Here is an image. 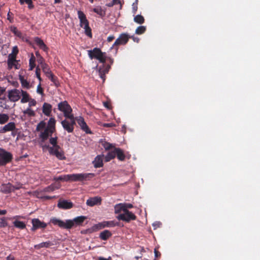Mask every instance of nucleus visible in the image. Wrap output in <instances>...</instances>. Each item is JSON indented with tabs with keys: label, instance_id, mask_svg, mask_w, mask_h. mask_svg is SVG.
Listing matches in <instances>:
<instances>
[{
	"label": "nucleus",
	"instance_id": "obj_21",
	"mask_svg": "<svg viewBox=\"0 0 260 260\" xmlns=\"http://www.w3.org/2000/svg\"><path fill=\"white\" fill-rule=\"evenodd\" d=\"M12 188L11 183L3 184L0 186V191L4 193H9L13 192Z\"/></svg>",
	"mask_w": 260,
	"mask_h": 260
},
{
	"label": "nucleus",
	"instance_id": "obj_11",
	"mask_svg": "<svg viewBox=\"0 0 260 260\" xmlns=\"http://www.w3.org/2000/svg\"><path fill=\"white\" fill-rule=\"evenodd\" d=\"M8 97L12 102H16L20 99V90L17 89L9 90L8 91Z\"/></svg>",
	"mask_w": 260,
	"mask_h": 260
},
{
	"label": "nucleus",
	"instance_id": "obj_15",
	"mask_svg": "<svg viewBox=\"0 0 260 260\" xmlns=\"http://www.w3.org/2000/svg\"><path fill=\"white\" fill-rule=\"evenodd\" d=\"M76 121L80 126L81 129L85 132L86 134H91V132L89 129L88 126L85 122L84 118L82 117H76Z\"/></svg>",
	"mask_w": 260,
	"mask_h": 260
},
{
	"label": "nucleus",
	"instance_id": "obj_31",
	"mask_svg": "<svg viewBox=\"0 0 260 260\" xmlns=\"http://www.w3.org/2000/svg\"><path fill=\"white\" fill-rule=\"evenodd\" d=\"M41 68L46 77L52 74L50 67L47 63L43 64V66H41Z\"/></svg>",
	"mask_w": 260,
	"mask_h": 260
},
{
	"label": "nucleus",
	"instance_id": "obj_64",
	"mask_svg": "<svg viewBox=\"0 0 260 260\" xmlns=\"http://www.w3.org/2000/svg\"><path fill=\"white\" fill-rule=\"evenodd\" d=\"M124 206L126 207V209H128V208H132L133 206L131 204H124Z\"/></svg>",
	"mask_w": 260,
	"mask_h": 260
},
{
	"label": "nucleus",
	"instance_id": "obj_23",
	"mask_svg": "<svg viewBox=\"0 0 260 260\" xmlns=\"http://www.w3.org/2000/svg\"><path fill=\"white\" fill-rule=\"evenodd\" d=\"M115 156H116L119 160H124L126 156L122 149L119 148H115Z\"/></svg>",
	"mask_w": 260,
	"mask_h": 260
},
{
	"label": "nucleus",
	"instance_id": "obj_52",
	"mask_svg": "<svg viewBox=\"0 0 260 260\" xmlns=\"http://www.w3.org/2000/svg\"><path fill=\"white\" fill-rule=\"evenodd\" d=\"M138 0H136V2L133 4V12L135 14L138 10Z\"/></svg>",
	"mask_w": 260,
	"mask_h": 260
},
{
	"label": "nucleus",
	"instance_id": "obj_63",
	"mask_svg": "<svg viewBox=\"0 0 260 260\" xmlns=\"http://www.w3.org/2000/svg\"><path fill=\"white\" fill-rule=\"evenodd\" d=\"M54 180L56 181H62V176H60L54 178Z\"/></svg>",
	"mask_w": 260,
	"mask_h": 260
},
{
	"label": "nucleus",
	"instance_id": "obj_46",
	"mask_svg": "<svg viewBox=\"0 0 260 260\" xmlns=\"http://www.w3.org/2000/svg\"><path fill=\"white\" fill-rule=\"evenodd\" d=\"M37 92L42 95H44V89L41 87V82H40L39 85L37 86Z\"/></svg>",
	"mask_w": 260,
	"mask_h": 260
},
{
	"label": "nucleus",
	"instance_id": "obj_3",
	"mask_svg": "<svg viewBox=\"0 0 260 260\" xmlns=\"http://www.w3.org/2000/svg\"><path fill=\"white\" fill-rule=\"evenodd\" d=\"M94 173H79L62 175V181H79L84 182L89 181L94 177Z\"/></svg>",
	"mask_w": 260,
	"mask_h": 260
},
{
	"label": "nucleus",
	"instance_id": "obj_24",
	"mask_svg": "<svg viewBox=\"0 0 260 260\" xmlns=\"http://www.w3.org/2000/svg\"><path fill=\"white\" fill-rule=\"evenodd\" d=\"M93 164L95 168H99L103 167V162L102 156L101 155L96 156L93 161Z\"/></svg>",
	"mask_w": 260,
	"mask_h": 260
},
{
	"label": "nucleus",
	"instance_id": "obj_6",
	"mask_svg": "<svg viewBox=\"0 0 260 260\" xmlns=\"http://www.w3.org/2000/svg\"><path fill=\"white\" fill-rule=\"evenodd\" d=\"M53 134V133L50 132L49 130L46 129V128L44 131L40 133L39 135V145L44 152L45 151L46 149L45 147H44V146H50L46 142V141L49 139L50 137H51Z\"/></svg>",
	"mask_w": 260,
	"mask_h": 260
},
{
	"label": "nucleus",
	"instance_id": "obj_10",
	"mask_svg": "<svg viewBox=\"0 0 260 260\" xmlns=\"http://www.w3.org/2000/svg\"><path fill=\"white\" fill-rule=\"evenodd\" d=\"M129 39V37H128V34L122 33L120 34L119 37L115 41L111 49L114 48L117 51L118 49V46L125 45L128 42Z\"/></svg>",
	"mask_w": 260,
	"mask_h": 260
},
{
	"label": "nucleus",
	"instance_id": "obj_55",
	"mask_svg": "<svg viewBox=\"0 0 260 260\" xmlns=\"http://www.w3.org/2000/svg\"><path fill=\"white\" fill-rule=\"evenodd\" d=\"M12 15H13V14L10 11H9L7 14V19L10 22H12L13 21V17H12Z\"/></svg>",
	"mask_w": 260,
	"mask_h": 260
},
{
	"label": "nucleus",
	"instance_id": "obj_47",
	"mask_svg": "<svg viewBox=\"0 0 260 260\" xmlns=\"http://www.w3.org/2000/svg\"><path fill=\"white\" fill-rule=\"evenodd\" d=\"M22 184L20 183H17L16 184L13 185L12 184V191L13 192L15 190H18L19 189H20L21 188H22Z\"/></svg>",
	"mask_w": 260,
	"mask_h": 260
},
{
	"label": "nucleus",
	"instance_id": "obj_1",
	"mask_svg": "<svg viewBox=\"0 0 260 260\" xmlns=\"http://www.w3.org/2000/svg\"><path fill=\"white\" fill-rule=\"evenodd\" d=\"M86 219V216H80L75 217L73 220L67 219L63 221L56 217H53L50 219V222L53 225H58L61 229L69 230L75 226L81 225Z\"/></svg>",
	"mask_w": 260,
	"mask_h": 260
},
{
	"label": "nucleus",
	"instance_id": "obj_17",
	"mask_svg": "<svg viewBox=\"0 0 260 260\" xmlns=\"http://www.w3.org/2000/svg\"><path fill=\"white\" fill-rule=\"evenodd\" d=\"M78 16L80 20V25L81 27L87 26L89 25V22L86 15L81 11H78Z\"/></svg>",
	"mask_w": 260,
	"mask_h": 260
},
{
	"label": "nucleus",
	"instance_id": "obj_7",
	"mask_svg": "<svg viewBox=\"0 0 260 260\" xmlns=\"http://www.w3.org/2000/svg\"><path fill=\"white\" fill-rule=\"evenodd\" d=\"M57 107L58 109L63 113L64 117L74 115L73 109L67 101H64L59 103Z\"/></svg>",
	"mask_w": 260,
	"mask_h": 260
},
{
	"label": "nucleus",
	"instance_id": "obj_4",
	"mask_svg": "<svg viewBox=\"0 0 260 260\" xmlns=\"http://www.w3.org/2000/svg\"><path fill=\"white\" fill-rule=\"evenodd\" d=\"M88 55L91 59L95 58L103 64L106 62L107 57L106 53L103 52L99 48H94L92 50L87 51Z\"/></svg>",
	"mask_w": 260,
	"mask_h": 260
},
{
	"label": "nucleus",
	"instance_id": "obj_56",
	"mask_svg": "<svg viewBox=\"0 0 260 260\" xmlns=\"http://www.w3.org/2000/svg\"><path fill=\"white\" fill-rule=\"evenodd\" d=\"M12 31L13 33H14L16 35L19 36L20 34V32L18 30L16 27H14L12 29Z\"/></svg>",
	"mask_w": 260,
	"mask_h": 260
},
{
	"label": "nucleus",
	"instance_id": "obj_5",
	"mask_svg": "<svg viewBox=\"0 0 260 260\" xmlns=\"http://www.w3.org/2000/svg\"><path fill=\"white\" fill-rule=\"evenodd\" d=\"M61 124L65 131L68 133H72L74 132V126L76 124V117L74 115L66 117L61 121Z\"/></svg>",
	"mask_w": 260,
	"mask_h": 260
},
{
	"label": "nucleus",
	"instance_id": "obj_49",
	"mask_svg": "<svg viewBox=\"0 0 260 260\" xmlns=\"http://www.w3.org/2000/svg\"><path fill=\"white\" fill-rule=\"evenodd\" d=\"M28 102L29 103H28L29 107L35 106L37 104L36 101L35 99H31V98L30 99V100L29 101H28Z\"/></svg>",
	"mask_w": 260,
	"mask_h": 260
},
{
	"label": "nucleus",
	"instance_id": "obj_39",
	"mask_svg": "<svg viewBox=\"0 0 260 260\" xmlns=\"http://www.w3.org/2000/svg\"><path fill=\"white\" fill-rule=\"evenodd\" d=\"M146 30V27L145 26H139L137 28L135 33L137 35H142L144 34Z\"/></svg>",
	"mask_w": 260,
	"mask_h": 260
},
{
	"label": "nucleus",
	"instance_id": "obj_12",
	"mask_svg": "<svg viewBox=\"0 0 260 260\" xmlns=\"http://www.w3.org/2000/svg\"><path fill=\"white\" fill-rule=\"evenodd\" d=\"M32 228H31V231H36L38 229H44L47 227V223L41 221L39 218H33L31 220Z\"/></svg>",
	"mask_w": 260,
	"mask_h": 260
},
{
	"label": "nucleus",
	"instance_id": "obj_58",
	"mask_svg": "<svg viewBox=\"0 0 260 260\" xmlns=\"http://www.w3.org/2000/svg\"><path fill=\"white\" fill-rule=\"evenodd\" d=\"M40 48L42 50H43L45 52H47L48 50V47L45 45V44L44 45H43L42 46H41V47H40Z\"/></svg>",
	"mask_w": 260,
	"mask_h": 260
},
{
	"label": "nucleus",
	"instance_id": "obj_2",
	"mask_svg": "<svg viewBox=\"0 0 260 260\" xmlns=\"http://www.w3.org/2000/svg\"><path fill=\"white\" fill-rule=\"evenodd\" d=\"M57 137H51L49 138V143L52 145L45 146V151H48L50 155L55 156L57 158L60 160L65 159L66 157L64 155L63 151H59L60 147L57 144Z\"/></svg>",
	"mask_w": 260,
	"mask_h": 260
},
{
	"label": "nucleus",
	"instance_id": "obj_36",
	"mask_svg": "<svg viewBox=\"0 0 260 260\" xmlns=\"http://www.w3.org/2000/svg\"><path fill=\"white\" fill-rule=\"evenodd\" d=\"M134 21L138 24H142L144 22L145 19L141 15H137L135 16Z\"/></svg>",
	"mask_w": 260,
	"mask_h": 260
},
{
	"label": "nucleus",
	"instance_id": "obj_26",
	"mask_svg": "<svg viewBox=\"0 0 260 260\" xmlns=\"http://www.w3.org/2000/svg\"><path fill=\"white\" fill-rule=\"evenodd\" d=\"M20 95L22 96V98L21 99V103H26L28 102L31 98L29 94L26 91L23 90H20Z\"/></svg>",
	"mask_w": 260,
	"mask_h": 260
},
{
	"label": "nucleus",
	"instance_id": "obj_32",
	"mask_svg": "<svg viewBox=\"0 0 260 260\" xmlns=\"http://www.w3.org/2000/svg\"><path fill=\"white\" fill-rule=\"evenodd\" d=\"M9 120V116L7 114H0V124L6 123Z\"/></svg>",
	"mask_w": 260,
	"mask_h": 260
},
{
	"label": "nucleus",
	"instance_id": "obj_34",
	"mask_svg": "<svg viewBox=\"0 0 260 260\" xmlns=\"http://www.w3.org/2000/svg\"><path fill=\"white\" fill-rule=\"evenodd\" d=\"M93 11L99 15L101 17H104L106 15L105 10L102 9L101 7H98L93 9Z\"/></svg>",
	"mask_w": 260,
	"mask_h": 260
},
{
	"label": "nucleus",
	"instance_id": "obj_9",
	"mask_svg": "<svg viewBox=\"0 0 260 260\" xmlns=\"http://www.w3.org/2000/svg\"><path fill=\"white\" fill-rule=\"evenodd\" d=\"M124 212L119 214L117 218L119 220H122L126 222H129L132 220H135L137 216L128 209H124Z\"/></svg>",
	"mask_w": 260,
	"mask_h": 260
},
{
	"label": "nucleus",
	"instance_id": "obj_19",
	"mask_svg": "<svg viewBox=\"0 0 260 260\" xmlns=\"http://www.w3.org/2000/svg\"><path fill=\"white\" fill-rule=\"evenodd\" d=\"M101 201L102 200L100 197H95L90 198L87 200L86 204L90 207H92L96 205L101 204Z\"/></svg>",
	"mask_w": 260,
	"mask_h": 260
},
{
	"label": "nucleus",
	"instance_id": "obj_37",
	"mask_svg": "<svg viewBox=\"0 0 260 260\" xmlns=\"http://www.w3.org/2000/svg\"><path fill=\"white\" fill-rule=\"evenodd\" d=\"M17 61H13L11 60V59H8V67L9 70H11L12 69L13 67H15L16 69H18L19 67L18 64H16L15 62Z\"/></svg>",
	"mask_w": 260,
	"mask_h": 260
},
{
	"label": "nucleus",
	"instance_id": "obj_25",
	"mask_svg": "<svg viewBox=\"0 0 260 260\" xmlns=\"http://www.w3.org/2000/svg\"><path fill=\"white\" fill-rule=\"evenodd\" d=\"M103 67H100L99 69V73L100 77L103 79V81L105 80L106 76L105 74L107 73L109 71V68L110 67H106L104 68V64H103Z\"/></svg>",
	"mask_w": 260,
	"mask_h": 260
},
{
	"label": "nucleus",
	"instance_id": "obj_18",
	"mask_svg": "<svg viewBox=\"0 0 260 260\" xmlns=\"http://www.w3.org/2000/svg\"><path fill=\"white\" fill-rule=\"evenodd\" d=\"M16 129V124L13 122H9L5 126L1 128L0 133H6L8 132L13 131Z\"/></svg>",
	"mask_w": 260,
	"mask_h": 260
},
{
	"label": "nucleus",
	"instance_id": "obj_62",
	"mask_svg": "<svg viewBox=\"0 0 260 260\" xmlns=\"http://www.w3.org/2000/svg\"><path fill=\"white\" fill-rule=\"evenodd\" d=\"M7 211L6 210H1L0 209V215H5L7 214Z\"/></svg>",
	"mask_w": 260,
	"mask_h": 260
},
{
	"label": "nucleus",
	"instance_id": "obj_28",
	"mask_svg": "<svg viewBox=\"0 0 260 260\" xmlns=\"http://www.w3.org/2000/svg\"><path fill=\"white\" fill-rule=\"evenodd\" d=\"M19 79L23 88L28 89L31 87L29 82L25 79L23 76L20 75L19 77Z\"/></svg>",
	"mask_w": 260,
	"mask_h": 260
},
{
	"label": "nucleus",
	"instance_id": "obj_20",
	"mask_svg": "<svg viewBox=\"0 0 260 260\" xmlns=\"http://www.w3.org/2000/svg\"><path fill=\"white\" fill-rule=\"evenodd\" d=\"M55 124L56 120L55 118L53 117H51L48 122V124L46 128L49 130L50 132L54 133L56 131Z\"/></svg>",
	"mask_w": 260,
	"mask_h": 260
},
{
	"label": "nucleus",
	"instance_id": "obj_53",
	"mask_svg": "<svg viewBox=\"0 0 260 260\" xmlns=\"http://www.w3.org/2000/svg\"><path fill=\"white\" fill-rule=\"evenodd\" d=\"M37 61L39 63V64L40 65L41 67V66H43V64H46V63L45 62V61H44V59L43 58V57L42 56L38 58Z\"/></svg>",
	"mask_w": 260,
	"mask_h": 260
},
{
	"label": "nucleus",
	"instance_id": "obj_43",
	"mask_svg": "<svg viewBox=\"0 0 260 260\" xmlns=\"http://www.w3.org/2000/svg\"><path fill=\"white\" fill-rule=\"evenodd\" d=\"M23 113L24 114H27L29 116H34L35 115V112L32 110L30 107H28L25 110H24L23 111Z\"/></svg>",
	"mask_w": 260,
	"mask_h": 260
},
{
	"label": "nucleus",
	"instance_id": "obj_50",
	"mask_svg": "<svg viewBox=\"0 0 260 260\" xmlns=\"http://www.w3.org/2000/svg\"><path fill=\"white\" fill-rule=\"evenodd\" d=\"M103 146L106 150H110L113 147L111 144L106 142L103 144Z\"/></svg>",
	"mask_w": 260,
	"mask_h": 260
},
{
	"label": "nucleus",
	"instance_id": "obj_27",
	"mask_svg": "<svg viewBox=\"0 0 260 260\" xmlns=\"http://www.w3.org/2000/svg\"><path fill=\"white\" fill-rule=\"evenodd\" d=\"M52 245H53V243L51 242L47 241L35 245L34 247L35 249H40L41 248H49Z\"/></svg>",
	"mask_w": 260,
	"mask_h": 260
},
{
	"label": "nucleus",
	"instance_id": "obj_61",
	"mask_svg": "<svg viewBox=\"0 0 260 260\" xmlns=\"http://www.w3.org/2000/svg\"><path fill=\"white\" fill-rule=\"evenodd\" d=\"M154 254L155 257H158L161 255L160 253L156 248L154 249Z\"/></svg>",
	"mask_w": 260,
	"mask_h": 260
},
{
	"label": "nucleus",
	"instance_id": "obj_48",
	"mask_svg": "<svg viewBox=\"0 0 260 260\" xmlns=\"http://www.w3.org/2000/svg\"><path fill=\"white\" fill-rule=\"evenodd\" d=\"M36 75L37 78L39 80L40 82H41L42 81V78L41 77V75H40V69L39 68V67H37L36 68Z\"/></svg>",
	"mask_w": 260,
	"mask_h": 260
},
{
	"label": "nucleus",
	"instance_id": "obj_14",
	"mask_svg": "<svg viewBox=\"0 0 260 260\" xmlns=\"http://www.w3.org/2000/svg\"><path fill=\"white\" fill-rule=\"evenodd\" d=\"M24 217L20 215H16L12 218L14 219L13 224L14 227L20 230H24L26 228V224L24 222L20 221L19 219H23Z\"/></svg>",
	"mask_w": 260,
	"mask_h": 260
},
{
	"label": "nucleus",
	"instance_id": "obj_41",
	"mask_svg": "<svg viewBox=\"0 0 260 260\" xmlns=\"http://www.w3.org/2000/svg\"><path fill=\"white\" fill-rule=\"evenodd\" d=\"M8 225L7 218L5 217L0 218V228H6Z\"/></svg>",
	"mask_w": 260,
	"mask_h": 260
},
{
	"label": "nucleus",
	"instance_id": "obj_29",
	"mask_svg": "<svg viewBox=\"0 0 260 260\" xmlns=\"http://www.w3.org/2000/svg\"><path fill=\"white\" fill-rule=\"evenodd\" d=\"M112 236V233L108 230H104L102 232L99 236L100 238L102 240H107Z\"/></svg>",
	"mask_w": 260,
	"mask_h": 260
},
{
	"label": "nucleus",
	"instance_id": "obj_22",
	"mask_svg": "<svg viewBox=\"0 0 260 260\" xmlns=\"http://www.w3.org/2000/svg\"><path fill=\"white\" fill-rule=\"evenodd\" d=\"M43 113L47 116L51 115L52 106L48 103H44L42 107Z\"/></svg>",
	"mask_w": 260,
	"mask_h": 260
},
{
	"label": "nucleus",
	"instance_id": "obj_30",
	"mask_svg": "<svg viewBox=\"0 0 260 260\" xmlns=\"http://www.w3.org/2000/svg\"><path fill=\"white\" fill-rule=\"evenodd\" d=\"M124 209H126V207L123 204H117L114 207L115 213L120 214L124 212Z\"/></svg>",
	"mask_w": 260,
	"mask_h": 260
},
{
	"label": "nucleus",
	"instance_id": "obj_40",
	"mask_svg": "<svg viewBox=\"0 0 260 260\" xmlns=\"http://www.w3.org/2000/svg\"><path fill=\"white\" fill-rule=\"evenodd\" d=\"M47 77H48L54 84L55 86H58L59 82L56 76H55L52 73L50 74Z\"/></svg>",
	"mask_w": 260,
	"mask_h": 260
},
{
	"label": "nucleus",
	"instance_id": "obj_51",
	"mask_svg": "<svg viewBox=\"0 0 260 260\" xmlns=\"http://www.w3.org/2000/svg\"><path fill=\"white\" fill-rule=\"evenodd\" d=\"M18 51H18V47L16 46H15L13 47L12 52L10 54V55L16 56L18 53Z\"/></svg>",
	"mask_w": 260,
	"mask_h": 260
},
{
	"label": "nucleus",
	"instance_id": "obj_42",
	"mask_svg": "<svg viewBox=\"0 0 260 260\" xmlns=\"http://www.w3.org/2000/svg\"><path fill=\"white\" fill-rule=\"evenodd\" d=\"M46 127V123L44 121H41L38 125H37L36 131L38 132L40 131L41 130L45 128Z\"/></svg>",
	"mask_w": 260,
	"mask_h": 260
},
{
	"label": "nucleus",
	"instance_id": "obj_16",
	"mask_svg": "<svg viewBox=\"0 0 260 260\" xmlns=\"http://www.w3.org/2000/svg\"><path fill=\"white\" fill-rule=\"evenodd\" d=\"M73 203L72 202L66 200L60 199L59 200L57 204V207L59 209L67 210L73 208Z\"/></svg>",
	"mask_w": 260,
	"mask_h": 260
},
{
	"label": "nucleus",
	"instance_id": "obj_8",
	"mask_svg": "<svg viewBox=\"0 0 260 260\" xmlns=\"http://www.w3.org/2000/svg\"><path fill=\"white\" fill-rule=\"evenodd\" d=\"M13 159L12 154L0 148V166H4L10 162Z\"/></svg>",
	"mask_w": 260,
	"mask_h": 260
},
{
	"label": "nucleus",
	"instance_id": "obj_33",
	"mask_svg": "<svg viewBox=\"0 0 260 260\" xmlns=\"http://www.w3.org/2000/svg\"><path fill=\"white\" fill-rule=\"evenodd\" d=\"M36 58L33 54H31V57L29 60V70L32 71L36 66Z\"/></svg>",
	"mask_w": 260,
	"mask_h": 260
},
{
	"label": "nucleus",
	"instance_id": "obj_54",
	"mask_svg": "<svg viewBox=\"0 0 260 260\" xmlns=\"http://www.w3.org/2000/svg\"><path fill=\"white\" fill-rule=\"evenodd\" d=\"M128 37H129V39H133V40L136 43H139L140 39L139 38L135 37L134 36H130L128 35Z\"/></svg>",
	"mask_w": 260,
	"mask_h": 260
},
{
	"label": "nucleus",
	"instance_id": "obj_38",
	"mask_svg": "<svg viewBox=\"0 0 260 260\" xmlns=\"http://www.w3.org/2000/svg\"><path fill=\"white\" fill-rule=\"evenodd\" d=\"M20 3L21 5L26 3L28 5V8L29 9H32L34 8L32 0H19Z\"/></svg>",
	"mask_w": 260,
	"mask_h": 260
},
{
	"label": "nucleus",
	"instance_id": "obj_45",
	"mask_svg": "<svg viewBox=\"0 0 260 260\" xmlns=\"http://www.w3.org/2000/svg\"><path fill=\"white\" fill-rule=\"evenodd\" d=\"M85 29V34L90 38L92 37L91 29L89 27V25L87 26L83 27Z\"/></svg>",
	"mask_w": 260,
	"mask_h": 260
},
{
	"label": "nucleus",
	"instance_id": "obj_35",
	"mask_svg": "<svg viewBox=\"0 0 260 260\" xmlns=\"http://www.w3.org/2000/svg\"><path fill=\"white\" fill-rule=\"evenodd\" d=\"M115 157V149L107 153V154L106 155L105 159V161L108 162L110 161L111 159L114 158Z\"/></svg>",
	"mask_w": 260,
	"mask_h": 260
},
{
	"label": "nucleus",
	"instance_id": "obj_60",
	"mask_svg": "<svg viewBox=\"0 0 260 260\" xmlns=\"http://www.w3.org/2000/svg\"><path fill=\"white\" fill-rule=\"evenodd\" d=\"M115 39V37L113 35L110 36L107 38V41L108 42H112Z\"/></svg>",
	"mask_w": 260,
	"mask_h": 260
},
{
	"label": "nucleus",
	"instance_id": "obj_59",
	"mask_svg": "<svg viewBox=\"0 0 260 260\" xmlns=\"http://www.w3.org/2000/svg\"><path fill=\"white\" fill-rule=\"evenodd\" d=\"M16 56L10 55V54L9 55V56H8V59H11V60H13V61H17L16 59Z\"/></svg>",
	"mask_w": 260,
	"mask_h": 260
},
{
	"label": "nucleus",
	"instance_id": "obj_44",
	"mask_svg": "<svg viewBox=\"0 0 260 260\" xmlns=\"http://www.w3.org/2000/svg\"><path fill=\"white\" fill-rule=\"evenodd\" d=\"M34 41L39 48L45 44L43 41L39 37L35 38Z\"/></svg>",
	"mask_w": 260,
	"mask_h": 260
},
{
	"label": "nucleus",
	"instance_id": "obj_57",
	"mask_svg": "<svg viewBox=\"0 0 260 260\" xmlns=\"http://www.w3.org/2000/svg\"><path fill=\"white\" fill-rule=\"evenodd\" d=\"M114 125V124L113 123H104L103 125L104 127H110L113 126Z\"/></svg>",
	"mask_w": 260,
	"mask_h": 260
},
{
	"label": "nucleus",
	"instance_id": "obj_13",
	"mask_svg": "<svg viewBox=\"0 0 260 260\" xmlns=\"http://www.w3.org/2000/svg\"><path fill=\"white\" fill-rule=\"evenodd\" d=\"M118 225V222H115L114 221H104L99 222L95 224L93 228L96 230H101L106 227H114Z\"/></svg>",
	"mask_w": 260,
	"mask_h": 260
}]
</instances>
